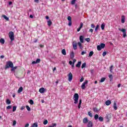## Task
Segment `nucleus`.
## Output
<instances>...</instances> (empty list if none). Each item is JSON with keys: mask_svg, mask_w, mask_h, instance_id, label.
Listing matches in <instances>:
<instances>
[{"mask_svg": "<svg viewBox=\"0 0 127 127\" xmlns=\"http://www.w3.org/2000/svg\"><path fill=\"white\" fill-rule=\"evenodd\" d=\"M13 67V63L11 61H8L6 62V65L5 66V70L9 68H12Z\"/></svg>", "mask_w": 127, "mask_h": 127, "instance_id": "nucleus-1", "label": "nucleus"}, {"mask_svg": "<svg viewBox=\"0 0 127 127\" xmlns=\"http://www.w3.org/2000/svg\"><path fill=\"white\" fill-rule=\"evenodd\" d=\"M74 104H78V101H79V94L78 93H75L73 98Z\"/></svg>", "mask_w": 127, "mask_h": 127, "instance_id": "nucleus-2", "label": "nucleus"}, {"mask_svg": "<svg viewBox=\"0 0 127 127\" xmlns=\"http://www.w3.org/2000/svg\"><path fill=\"white\" fill-rule=\"evenodd\" d=\"M9 37L11 41H13L14 40V33L12 31L9 32Z\"/></svg>", "mask_w": 127, "mask_h": 127, "instance_id": "nucleus-3", "label": "nucleus"}, {"mask_svg": "<svg viewBox=\"0 0 127 127\" xmlns=\"http://www.w3.org/2000/svg\"><path fill=\"white\" fill-rule=\"evenodd\" d=\"M118 29L120 31H121L123 33V37L124 38H125V37H127V30H126V29L119 28Z\"/></svg>", "mask_w": 127, "mask_h": 127, "instance_id": "nucleus-4", "label": "nucleus"}, {"mask_svg": "<svg viewBox=\"0 0 127 127\" xmlns=\"http://www.w3.org/2000/svg\"><path fill=\"white\" fill-rule=\"evenodd\" d=\"M88 84V80H86L81 85V89L82 90H85L86 89V84Z\"/></svg>", "mask_w": 127, "mask_h": 127, "instance_id": "nucleus-5", "label": "nucleus"}, {"mask_svg": "<svg viewBox=\"0 0 127 127\" xmlns=\"http://www.w3.org/2000/svg\"><path fill=\"white\" fill-rule=\"evenodd\" d=\"M72 46L74 50H76L77 49V42L74 41L72 43Z\"/></svg>", "mask_w": 127, "mask_h": 127, "instance_id": "nucleus-6", "label": "nucleus"}, {"mask_svg": "<svg viewBox=\"0 0 127 127\" xmlns=\"http://www.w3.org/2000/svg\"><path fill=\"white\" fill-rule=\"evenodd\" d=\"M72 79H73V74L72 73L69 72L68 74V81L69 82H71L72 81Z\"/></svg>", "mask_w": 127, "mask_h": 127, "instance_id": "nucleus-7", "label": "nucleus"}, {"mask_svg": "<svg viewBox=\"0 0 127 127\" xmlns=\"http://www.w3.org/2000/svg\"><path fill=\"white\" fill-rule=\"evenodd\" d=\"M83 124H87V123H89V119L87 118H84L83 119Z\"/></svg>", "mask_w": 127, "mask_h": 127, "instance_id": "nucleus-8", "label": "nucleus"}, {"mask_svg": "<svg viewBox=\"0 0 127 127\" xmlns=\"http://www.w3.org/2000/svg\"><path fill=\"white\" fill-rule=\"evenodd\" d=\"M87 127H93V122L92 121H90L88 122Z\"/></svg>", "mask_w": 127, "mask_h": 127, "instance_id": "nucleus-9", "label": "nucleus"}, {"mask_svg": "<svg viewBox=\"0 0 127 127\" xmlns=\"http://www.w3.org/2000/svg\"><path fill=\"white\" fill-rule=\"evenodd\" d=\"M39 92L41 94H43L45 92V88L42 87L39 89Z\"/></svg>", "mask_w": 127, "mask_h": 127, "instance_id": "nucleus-10", "label": "nucleus"}, {"mask_svg": "<svg viewBox=\"0 0 127 127\" xmlns=\"http://www.w3.org/2000/svg\"><path fill=\"white\" fill-rule=\"evenodd\" d=\"M111 115L109 114L107 115L106 117V119L107 120V122H110V120H111Z\"/></svg>", "mask_w": 127, "mask_h": 127, "instance_id": "nucleus-11", "label": "nucleus"}, {"mask_svg": "<svg viewBox=\"0 0 127 127\" xmlns=\"http://www.w3.org/2000/svg\"><path fill=\"white\" fill-rule=\"evenodd\" d=\"M113 108L115 111H117L118 110V107H117V103L114 101V105H113Z\"/></svg>", "mask_w": 127, "mask_h": 127, "instance_id": "nucleus-12", "label": "nucleus"}, {"mask_svg": "<svg viewBox=\"0 0 127 127\" xmlns=\"http://www.w3.org/2000/svg\"><path fill=\"white\" fill-rule=\"evenodd\" d=\"M81 64H82V62H78L75 66L77 68H80L81 67Z\"/></svg>", "mask_w": 127, "mask_h": 127, "instance_id": "nucleus-13", "label": "nucleus"}, {"mask_svg": "<svg viewBox=\"0 0 127 127\" xmlns=\"http://www.w3.org/2000/svg\"><path fill=\"white\" fill-rule=\"evenodd\" d=\"M79 40L81 43H84V37L83 36H80L79 37Z\"/></svg>", "mask_w": 127, "mask_h": 127, "instance_id": "nucleus-14", "label": "nucleus"}, {"mask_svg": "<svg viewBox=\"0 0 127 127\" xmlns=\"http://www.w3.org/2000/svg\"><path fill=\"white\" fill-rule=\"evenodd\" d=\"M125 19H126V17H125V15L122 16V19H121L122 23H125Z\"/></svg>", "mask_w": 127, "mask_h": 127, "instance_id": "nucleus-15", "label": "nucleus"}, {"mask_svg": "<svg viewBox=\"0 0 127 127\" xmlns=\"http://www.w3.org/2000/svg\"><path fill=\"white\" fill-rule=\"evenodd\" d=\"M111 104H112V102L110 100H107L105 102V105H106V106H110Z\"/></svg>", "mask_w": 127, "mask_h": 127, "instance_id": "nucleus-16", "label": "nucleus"}, {"mask_svg": "<svg viewBox=\"0 0 127 127\" xmlns=\"http://www.w3.org/2000/svg\"><path fill=\"white\" fill-rule=\"evenodd\" d=\"M70 59H73L75 56H74V52H71L70 55Z\"/></svg>", "mask_w": 127, "mask_h": 127, "instance_id": "nucleus-17", "label": "nucleus"}, {"mask_svg": "<svg viewBox=\"0 0 127 127\" xmlns=\"http://www.w3.org/2000/svg\"><path fill=\"white\" fill-rule=\"evenodd\" d=\"M22 91H23V88L22 87H20L18 90V93H21V92H22Z\"/></svg>", "mask_w": 127, "mask_h": 127, "instance_id": "nucleus-18", "label": "nucleus"}, {"mask_svg": "<svg viewBox=\"0 0 127 127\" xmlns=\"http://www.w3.org/2000/svg\"><path fill=\"white\" fill-rule=\"evenodd\" d=\"M81 104H82V99H80L79 100V102L78 103V109H80L81 108Z\"/></svg>", "mask_w": 127, "mask_h": 127, "instance_id": "nucleus-19", "label": "nucleus"}, {"mask_svg": "<svg viewBox=\"0 0 127 127\" xmlns=\"http://www.w3.org/2000/svg\"><path fill=\"white\" fill-rule=\"evenodd\" d=\"M99 27H100V25H99V24H97L95 27V32H98V30Z\"/></svg>", "mask_w": 127, "mask_h": 127, "instance_id": "nucleus-20", "label": "nucleus"}, {"mask_svg": "<svg viewBox=\"0 0 127 127\" xmlns=\"http://www.w3.org/2000/svg\"><path fill=\"white\" fill-rule=\"evenodd\" d=\"M47 22L48 26H51V25H52V22L51 20H48Z\"/></svg>", "mask_w": 127, "mask_h": 127, "instance_id": "nucleus-21", "label": "nucleus"}, {"mask_svg": "<svg viewBox=\"0 0 127 127\" xmlns=\"http://www.w3.org/2000/svg\"><path fill=\"white\" fill-rule=\"evenodd\" d=\"M6 103L7 105H10V104H11V101H10L9 99H7L6 100Z\"/></svg>", "mask_w": 127, "mask_h": 127, "instance_id": "nucleus-22", "label": "nucleus"}, {"mask_svg": "<svg viewBox=\"0 0 127 127\" xmlns=\"http://www.w3.org/2000/svg\"><path fill=\"white\" fill-rule=\"evenodd\" d=\"M62 53L63 55H66V50H65V49H63Z\"/></svg>", "mask_w": 127, "mask_h": 127, "instance_id": "nucleus-23", "label": "nucleus"}, {"mask_svg": "<svg viewBox=\"0 0 127 127\" xmlns=\"http://www.w3.org/2000/svg\"><path fill=\"white\" fill-rule=\"evenodd\" d=\"M2 16L3 18H4V19L7 20V21H8V20H9V18L7 17V16H6L5 15H3Z\"/></svg>", "mask_w": 127, "mask_h": 127, "instance_id": "nucleus-24", "label": "nucleus"}, {"mask_svg": "<svg viewBox=\"0 0 127 127\" xmlns=\"http://www.w3.org/2000/svg\"><path fill=\"white\" fill-rule=\"evenodd\" d=\"M0 42L1 44H4V42H5V41H4V39L3 38H1L0 39Z\"/></svg>", "mask_w": 127, "mask_h": 127, "instance_id": "nucleus-25", "label": "nucleus"}, {"mask_svg": "<svg viewBox=\"0 0 127 127\" xmlns=\"http://www.w3.org/2000/svg\"><path fill=\"white\" fill-rule=\"evenodd\" d=\"M100 46L102 49H104V48H105V47H106V44H105L104 43H101Z\"/></svg>", "mask_w": 127, "mask_h": 127, "instance_id": "nucleus-26", "label": "nucleus"}, {"mask_svg": "<svg viewBox=\"0 0 127 127\" xmlns=\"http://www.w3.org/2000/svg\"><path fill=\"white\" fill-rule=\"evenodd\" d=\"M98 120L99 122H104V118L101 116L98 118Z\"/></svg>", "mask_w": 127, "mask_h": 127, "instance_id": "nucleus-27", "label": "nucleus"}, {"mask_svg": "<svg viewBox=\"0 0 127 127\" xmlns=\"http://www.w3.org/2000/svg\"><path fill=\"white\" fill-rule=\"evenodd\" d=\"M12 68L11 69V71L12 72L13 71H15V69H17V66H13V67H11Z\"/></svg>", "mask_w": 127, "mask_h": 127, "instance_id": "nucleus-28", "label": "nucleus"}, {"mask_svg": "<svg viewBox=\"0 0 127 127\" xmlns=\"http://www.w3.org/2000/svg\"><path fill=\"white\" fill-rule=\"evenodd\" d=\"M38 127V124H37V123H35L31 126V127Z\"/></svg>", "mask_w": 127, "mask_h": 127, "instance_id": "nucleus-29", "label": "nucleus"}, {"mask_svg": "<svg viewBox=\"0 0 127 127\" xmlns=\"http://www.w3.org/2000/svg\"><path fill=\"white\" fill-rule=\"evenodd\" d=\"M109 78L110 79V81H113V74H110L109 75Z\"/></svg>", "mask_w": 127, "mask_h": 127, "instance_id": "nucleus-30", "label": "nucleus"}, {"mask_svg": "<svg viewBox=\"0 0 127 127\" xmlns=\"http://www.w3.org/2000/svg\"><path fill=\"white\" fill-rule=\"evenodd\" d=\"M105 23H103L101 24V29L102 30H104V29H105Z\"/></svg>", "mask_w": 127, "mask_h": 127, "instance_id": "nucleus-31", "label": "nucleus"}, {"mask_svg": "<svg viewBox=\"0 0 127 127\" xmlns=\"http://www.w3.org/2000/svg\"><path fill=\"white\" fill-rule=\"evenodd\" d=\"M105 80H106V77H102L100 80V82L103 83V82H105Z\"/></svg>", "mask_w": 127, "mask_h": 127, "instance_id": "nucleus-32", "label": "nucleus"}, {"mask_svg": "<svg viewBox=\"0 0 127 127\" xmlns=\"http://www.w3.org/2000/svg\"><path fill=\"white\" fill-rule=\"evenodd\" d=\"M86 65H87V64H86V63H84L81 65V68L84 69V68L86 67Z\"/></svg>", "mask_w": 127, "mask_h": 127, "instance_id": "nucleus-33", "label": "nucleus"}, {"mask_svg": "<svg viewBox=\"0 0 127 127\" xmlns=\"http://www.w3.org/2000/svg\"><path fill=\"white\" fill-rule=\"evenodd\" d=\"M97 50H98V51H101L102 50V49H103L100 45H98L97 47Z\"/></svg>", "mask_w": 127, "mask_h": 127, "instance_id": "nucleus-34", "label": "nucleus"}, {"mask_svg": "<svg viewBox=\"0 0 127 127\" xmlns=\"http://www.w3.org/2000/svg\"><path fill=\"white\" fill-rule=\"evenodd\" d=\"M78 45L79 46L80 49H83V46H82V44L81 43L78 42Z\"/></svg>", "mask_w": 127, "mask_h": 127, "instance_id": "nucleus-35", "label": "nucleus"}, {"mask_svg": "<svg viewBox=\"0 0 127 127\" xmlns=\"http://www.w3.org/2000/svg\"><path fill=\"white\" fill-rule=\"evenodd\" d=\"M98 119H99V115L98 114H96L94 116V120H95V121H97V120H98Z\"/></svg>", "mask_w": 127, "mask_h": 127, "instance_id": "nucleus-36", "label": "nucleus"}, {"mask_svg": "<svg viewBox=\"0 0 127 127\" xmlns=\"http://www.w3.org/2000/svg\"><path fill=\"white\" fill-rule=\"evenodd\" d=\"M93 54H94V52L91 51V52L89 53V57H92V56H93Z\"/></svg>", "mask_w": 127, "mask_h": 127, "instance_id": "nucleus-37", "label": "nucleus"}, {"mask_svg": "<svg viewBox=\"0 0 127 127\" xmlns=\"http://www.w3.org/2000/svg\"><path fill=\"white\" fill-rule=\"evenodd\" d=\"M48 124V121L47 120H45L43 122V125L45 126L47 125Z\"/></svg>", "mask_w": 127, "mask_h": 127, "instance_id": "nucleus-38", "label": "nucleus"}, {"mask_svg": "<svg viewBox=\"0 0 127 127\" xmlns=\"http://www.w3.org/2000/svg\"><path fill=\"white\" fill-rule=\"evenodd\" d=\"M41 61V60H40V59H37L36 60V63H37V64H38L39 63H40Z\"/></svg>", "mask_w": 127, "mask_h": 127, "instance_id": "nucleus-39", "label": "nucleus"}, {"mask_svg": "<svg viewBox=\"0 0 127 127\" xmlns=\"http://www.w3.org/2000/svg\"><path fill=\"white\" fill-rule=\"evenodd\" d=\"M93 112H94V113H98V112H99V110H98V109L97 108H94Z\"/></svg>", "mask_w": 127, "mask_h": 127, "instance_id": "nucleus-40", "label": "nucleus"}, {"mask_svg": "<svg viewBox=\"0 0 127 127\" xmlns=\"http://www.w3.org/2000/svg\"><path fill=\"white\" fill-rule=\"evenodd\" d=\"M16 108H17V107L16 106H13L12 112H15L16 111Z\"/></svg>", "mask_w": 127, "mask_h": 127, "instance_id": "nucleus-41", "label": "nucleus"}, {"mask_svg": "<svg viewBox=\"0 0 127 127\" xmlns=\"http://www.w3.org/2000/svg\"><path fill=\"white\" fill-rule=\"evenodd\" d=\"M29 104H30V105H33L34 104V102L33 101V100H32V99L30 100Z\"/></svg>", "mask_w": 127, "mask_h": 127, "instance_id": "nucleus-42", "label": "nucleus"}, {"mask_svg": "<svg viewBox=\"0 0 127 127\" xmlns=\"http://www.w3.org/2000/svg\"><path fill=\"white\" fill-rule=\"evenodd\" d=\"M26 108L28 112H30V111H31V109H30V107H29V106L27 105L26 106Z\"/></svg>", "mask_w": 127, "mask_h": 127, "instance_id": "nucleus-43", "label": "nucleus"}, {"mask_svg": "<svg viewBox=\"0 0 127 127\" xmlns=\"http://www.w3.org/2000/svg\"><path fill=\"white\" fill-rule=\"evenodd\" d=\"M67 20H68V21H72V17H71V16H68L67 17Z\"/></svg>", "mask_w": 127, "mask_h": 127, "instance_id": "nucleus-44", "label": "nucleus"}, {"mask_svg": "<svg viewBox=\"0 0 127 127\" xmlns=\"http://www.w3.org/2000/svg\"><path fill=\"white\" fill-rule=\"evenodd\" d=\"M57 126V124L56 123H53L52 124V126H51V127H55Z\"/></svg>", "mask_w": 127, "mask_h": 127, "instance_id": "nucleus-45", "label": "nucleus"}, {"mask_svg": "<svg viewBox=\"0 0 127 127\" xmlns=\"http://www.w3.org/2000/svg\"><path fill=\"white\" fill-rule=\"evenodd\" d=\"M113 67H114L113 65H111L110 67L111 73H113Z\"/></svg>", "mask_w": 127, "mask_h": 127, "instance_id": "nucleus-46", "label": "nucleus"}, {"mask_svg": "<svg viewBox=\"0 0 127 127\" xmlns=\"http://www.w3.org/2000/svg\"><path fill=\"white\" fill-rule=\"evenodd\" d=\"M88 115L89 116V117H91V118H92L93 117V114L92 113H91V112L90 111L88 112Z\"/></svg>", "mask_w": 127, "mask_h": 127, "instance_id": "nucleus-47", "label": "nucleus"}, {"mask_svg": "<svg viewBox=\"0 0 127 127\" xmlns=\"http://www.w3.org/2000/svg\"><path fill=\"white\" fill-rule=\"evenodd\" d=\"M75 2H76V0H72L71 3V4H75Z\"/></svg>", "mask_w": 127, "mask_h": 127, "instance_id": "nucleus-48", "label": "nucleus"}, {"mask_svg": "<svg viewBox=\"0 0 127 127\" xmlns=\"http://www.w3.org/2000/svg\"><path fill=\"white\" fill-rule=\"evenodd\" d=\"M90 41L91 40L89 38H87L85 39V41H87V42H90Z\"/></svg>", "mask_w": 127, "mask_h": 127, "instance_id": "nucleus-49", "label": "nucleus"}, {"mask_svg": "<svg viewBox=\"0 0 127 127\" xmlns=\"http://www.w3.org/2000/svg\"><path fill=\"white\" fill-rule=\"evenodd\" d=\"M15 125H16V121L14 120V121H13V122L12 126H13V127H14V126H15Z\"/></svg>", "mask_w": 127, "mask_h": 127, "instance_id": "nucleus-50", "label": "nucleus"}, {"mask_svg": "<svg viewBox=\"0 0 127 127\" xmlns=\"http://www.w3.org/2000/svg\"><path fill=\"white\" fill-rule=\"evenodd\" d=\"M11 109V106L9 105L6 107V110H10Z\"/></svg>", "mask_w": 127, "mask_h": 127, "instance_id": "nucleus-51", "label": "nucleus"}, {"mask_svg": "<svg viewBox=\"0 0 127 127\" xmlns=\"http://www.w3.org/2000/svg\"><path fill=\"white\" fill-rule=\"evenodd\" d=\"M72 25V21H68V26H71Z\"/></svg>", "mask_w": 127, "mask_h": 127, "instance_id": "nucleus-52", "label": "nucleus"}, {"mask_svg": "<svg viewBox=\"0 0 127 127\" xmlns=\"http://www.w3.org/2000/svg\"><path fill=\"white\" fill-rule=\"evenodd\" d=\"M91 28H95L96 27V26H95V24H92L91 25Z\"/></svg>", "mask_w": 127, "mask_h": 127, "instance_id": "nucleus-53", "label": "nucleus"}, {"mask_svg": "<svg viewBox=\"0 0 127 127\" xmlns=\"http://www.w3.org/2000/svg\"><path fill=\"white\" fill-rule=\"evenodd\" d=\"M87 52L82 51L81 52V55H84V54H86Z\"/></svg>", "mask_w": 127, "mask_h": 127, "instance_id": "nucleus-54", "label": "nucleus"}, {"mask_svg": "<svg viewBox=\"0 0 127 127\" xmlns=\"http://www.w3.org/2000/svg\"><path fill=\"white\" fill-rule=\"evenodd\" d=\"M84 77H83V76H82L81 78L80 79L79 82H83V81H84Z\"/></svg>", "mask_w": 127, "mask_h": 127, "instance_id": "nucleus-55", "label": "nucleus"}, {"mask_svg": "<svg viewBox=\"0 0 127 127\" xmlns=\"http://www.w3.org/2000/svg\"><path fill=\"white\" fill-rule=\"evenodd\" d=\"M103 56H106L107 55V52H104L102 54Z\"/></svg>", "mask_w": 127, "mask_h": 127, "instance_id": "nucleus-56", "label": "nucleus"}, {"mask_svg": "<svg viewBox=\"0 0 127 127\" xmlns=\"http://www.w3.org/2000/svg\"><path fill=\"white\" fill-rule=\"evenodd\" d=\"M83 24L82 22H81L79 28L82 29V27H83Z\"/></svg>", "mask_w": 127, "mask_h": 127, "instance_id": "nucleus-57", "label": "nucleus"}, {"mask_svg": "<svg viewBox=\"0 0 127 127\" xmlns=\"http://www.w3.org/2000/svg\"><path fill=\"white\" fill-rule=\"evenodd\" d=\"M69 64L70 65H73V63L71 61H69Z\"/></svg>", "mask_w": 127, "mask_h": 127, "instance_id": "nucleus-58", "label": "nucleus"}, {"mask_svg": "<svg viewBox=\"0 0 127 127\" xmlns=\"http://www.w3.org/2000/svg\"><path fill=\"white\" fill-rule=\"evenodd\" d=\"M93 31H94V30L93 29H90L89 30V32H91V33H93Z\"/></svg>", "mask_w": 127, "mask_h": 127, "instance_id": "nucleus-59", "label": "nucleus"}, {"mask_svg": "<svg viewBox=\"0 0 127 127\" xmlns=\"http://www.w3.org/2000/svg\"><path fill=\"white\" fill-rule=\"evenodd\" d=\"M76 61H77L76 59H73L72 64H75Z\"/></svg>", "mask_w": 127, "mask_h": 127, "instance_id": "nucleus-60", "label": "nucleus"}, {"mask_svg": "<svg viewBox=\"0 0 127 127\" xmlns=\"http://www.w3.org/2000/svg\"><path fill=\"white\" fill-rule=\"evenodd\" d=\"M24 109H25V106H22V107L21 108L20 110H24Z\"/></svg>", "mask_w": 127, "mask_h": 127, "instance_id": "nucleus-61", "label": "nucleus"}, {"mask_svg": "<svg viewBox=\"0 0 127 127\" xmlns=\"http://www.w3.org/2000/svg\"><path fill=\"white\" fill-rule=\"evenodd\" d=\"M29 127V124H26V125H25V127Z\"/></svg>", "mask_w": 127, "mask_h": 127, "instance_id": "nucleus-62", "label": "nucleus"}, {"mask_svg": "<svg viewBox=\"0 0 127 127\" xmlns=\"http://www.w3.org/2000/svg\"><path fill=\"white\" fill-rule=\"evenodd\" d=\"M32 64H37L36 62V61H33L32 63Z\"/></svg>", "mask_w": 127, "mask_h": 127, "instance_id": "nucleus-63", "label": "nucleus"}, {"mask_svg": "<svg viewBox=\"0 0 127 127\" xmlns=\"http://www.w3.org/2000/svg\"><path fill=\"white\" fill-rule=\"evenodd\" d=\"M81 29H82L81 28L79 27V28L77 29V32H79V31H80V30H81Z\"/></svg>", "mask_w": 127, "mask_h": 127, "instance_id": "nucleus-64", "label": "nucleus"}]
</instances>
